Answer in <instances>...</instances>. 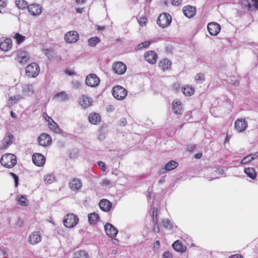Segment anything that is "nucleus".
<instances>
[{
  "label": "nucleus",
  "instance_id": "423d86ee",
  "mask_svg": "<svg viewBox=\"0 0 258 258\" xmlns=\"http://www.w3.org/2000/svg\"><path fill=\"white\" fill-rule=\"evenodd\" d=\"M86 84L91 87H96L99 85L100 79L95 74H90L86 78Z\"/></svg>",
  "mask_w": 258,
  "mask_h": 258
},
{
  "label": "nucleus",
  "instance_id": "9b49d317",
  "mask_svg": "<svg viewBox=\"0 0 258 258\" xmlns=\"http://www.w3.org/2000/svg\"><path fill=\"white\" fill-rule=\"evenodd\" d=\"M39 145L42 146H47L49 145L51 142V137L46 133L41 134L38 138Z\"/></svg>",
  "mask_w": 258,
  "mask_h": 258
},
{
  "label": "nucleus",
  "instance_id": "393cba45",
  "mask_svg": "<svg viewBox=\"0 0 258 258\" xmlns=\"http://www.w3.org/2000/svg\"><path fill=\"white\" fill-rule=\"evenodd\" d=\"M29 56L26 51H19L17 55L18 61L22 64L26 63L29 59Z\"/></svg>",
  "mask_w": 258,
  "mask_h": 258
},
{
  "label": "nucleus",
  "instance_id": "72a5a7b5",
  "mask_svg": "<svg viewBox=\"0 0 258 258\" xmlns=\"http://www.w3.org/2000/svg\"><path fill=\"white\" fill-rule=\"evenodd\" d=\"M245 174L251 179H254L256 173L253 168H245L244 170Z\"/></svg>",
  "mask_w": 258,
  "mask_h": 258
},
{
  "label": "nucleus",
  "instance_id": "8fccbe9b",
  "mask_svg": "<svg viewBox=\"0 0 258 258\" xmlns=\"http://www.w3.org/2000/svg\"><path fill=\"white\" fill-rule=\"evenodd\" d=\"M102 184L105 186H111L113 185V183L109 179H105L102 181Z\"/></svg>",
  "mask_w": 258,
  "mask_h": 258
},
{
  "label": "nucleus",
  "instance_id": "5fc2aeb1",
  "mask_svg": "<svg viewBox=\"0 0 258 258\" xmlns=\"http://www.w3.org/2000/svg\"><path fill=\"white\" fill-rule=\"evenodd\" d=\"M163 258H172V254L169 251H165L163 254Z\"/></svg>",
  "mask_w": 258,
  "mask_h": 258
},
{
  "label": "nucleus",
  "instance_id": "a878e982",
  "mask_svg": "<svg viewBox=\"0 0 258 258\" xmlns=\"http://www.w3.org/2000/svg\"><path fill=\"white\" fill-rule=\"evenodd\" d=\"M22 92L26 96H31L34 94V88L32 85H25L23 87Z\"/></svg>",
  "mask_w": 258,
  "mask_h": 258
},
{
  "label": "nucleus",
  "instance_id": "09e8293b",
  "mask_svg": "<svg viewBox=\"0 0 258 258\" xmlns=\"http://www.w3.org/2000/svg\"><path fill=\"white\" fill-rule=\"evenodd\" d=\"M138 22L141 26L144 27L146 25L147 19L145 17H141L138 20Z\"/></svg>",
  "mask_w": 258,
  "mask_h": 258
},
{
  "label": "nucleus",
  "instance_id": "a211bd4d",
  "mask_svg": "<svg viewBox=\"0 0 258 258\" xmlns=\"http://www.w3.org/2000/svg\"><path fill=\"white\" fill-rule=\"evenodd\" d=\"M79 102L83 108H86L91 105L92 100L88 96L84 95L80 97Z\"/></svg>",
  "mask_w": 258,
  "mask_h": 258
},
{
  "label": "nucleus",
  "instance_id": "e433bc0d",
  "mask_svg": "<svg viewBox=\"0 0 258 258\" xmlns=\"http://www.w3.org/2000/svg\"><path fill=\"white\" fill-rule=\"evenodd\" d=\"M100 42V38L97 36H95L90 38L88 40V44L90 46L95 47Z\"/></svg>",
  "mask_w": 258,
  "mask_h": 258
},
{
  "label": "nucleus",
  "instance_id": "c9c22d12",
  "mask_svg": "<svg viewBox=\"0 0 258 258\" xmlns=\"http://www.w3.org/2000/svg\"><path fill=\"white\" fill-rule=\"evenodd\" d=\"M182 93L186 96H191L194 93V88L187 86L181 88Z\"/></svg>",
  "mask_w": 258,
  "mask_h": 258
},
{
  "label": "nucleus",
  "instance_id": "de8ad7c7",
  "mask_svg": "<svg viewBox=\"0 0 258 258\" xmlns=\"http://www.w3.org/2000/svg\"><path fill=\"white\" fill-rule=\"evenodd\" d=\"M72 84L74 88L76 89H80L82 86V84L79 81H73Z\"/></svg>",
  "mask_w": 258,
  "mask_h": 258
},
{
  "label": "nucleus",
  "instance_id": "774afa93",
  "mask_svg": "<svg viewBox=\"0 0 258 258\" xmlns=\"http://www.w3.org/2000/svg\"><path fill=\"white\" fill-rule=\"evenodd\" d=\"M11 115L13 118H16V117H17V115L13 111H11Z\"/></svg>",
  "mask_w": 258,
  "mask_h": 258
},
{
  "label": "nucleus",
  "instance_id": "5701e85b",
  "mask_svg": "<svg viewBox=\"0 0 258 258\" xmlns=\"http://www.w3.org/2000/svg\"><path fill=\"white\" fill-rule=\"evenodd\" d=\"M13 135L10 133H7L6 135L3 140V148L7 149L9 146L13 143V140L14 139Z\"/></svg>",
  "mask_w": 258,
  "mask_h": 258
},
{
  "label": "nucleus",
  "instance_id": "c85d7f7f",
  "mask_svg": "<svg viewBox=\"0 0 258 258\" xmlns=\"http://www.w3.org/2000/svg\"><path fill=\"white\" fill-rule=\"evenodd\" d=\"M89 122L93 124H97L101 121V117L99 114L94 113L89 115Z\"/></svg>",
  "mask_w": 258,
  "mask_h": 258
},
{
  "label": "nucleus",
  "instance_id": "37998d69",
  "mask_svg": "<svg viewBox=\"0 0 258 258\" xmlns=\"http://www.w3.org/2000/svg\"><path fill=\"white\" fill-rule=\"evenodd\" d=\"M162 225L166 228H172V225L171 221L168 219L163 220L162 221Z\"/></svg>",
  "mask_w": 258,
  "mask_h": 258
},
{
  "label": "nucleus",
  "instance_id": "c756f323",
  "mask_svg": "<svg viewBox=\"0 0 258 258\" xmlns=\"http://www.w3.org/2000/svg\"><path fill=\"white\" fill-rule=\"evenodd\" d=\"M246 7L249 11L254 10V8L258 9V0H247Z\"/></svg>",
  "mask_w": 258,
  "mask_h": 258
},
{
  "label": "nucleus",
  "instance_id": "6ab92c4d",
  "mask_svg": "<svg viewBox=\"0 0 258 258\" xmlns=\"http://www.w3.org/2000/svg\"><path fill=\"white\" fill-rule=\"evenodd\" d=\"M182 10L184 15L189 18L194 17L196 13V8L190 6L184 7Z\"/></svg>",
  "mask_w": 258,
  "mask_h": 258
},
{
  "label": "nucleus",
  "instance_id": "412c9836",
  "mask_svg": "<svg viewBox=\"0 0 258 258\" xmlns=\"http://www.w3.org/2000/svg\"><path fill=\"white\" fill-rule=\"evenodd\" d=\"M172 108L174 113L177 115H180L183 112V108L181 106V103L178 100H175L173 101Z\"/></svg>",
  "mask_w": 258,
  "mask_h": 258
},
{
  "label": "nucleus",
  "instance_id": "ddd939ff",
  "mask_svg": "<svg viewBox=\"0 0 258 258\" xmlns=\"http://www.w3.org/2000/svg\"><path fill=\"white\" fill-rule=\"evenodd\" d=\"M12 41L10 38L0 39V49L4 51H7L11 49Z\"/></svg>",
  "mask_w": 258,
  "mask_h": 258
},
{
  "label": "nucleus",
  "instance_id": "864d4df0",
  "mask_svg": "<svg viewBox=\"0 0 258 258\" xmlns=\"http://www.w3.org/2000/svg\"><path fill=\"white\" fill-rule=\"evenodd\" d=\"M171 1L173 5L178 6L181 4L182 0H171Z\"/></svg>",
  "mask_w": 258,
  "mask_h": 258
},
{
  "label": "nucleus",
  "instance_id": "4d7b16f0",
  "mask_svg": "<svg viewBox=\"0 0 258 258\" xmlns=\"http://www.w3.org/2000/svg\"><path fill=\"white\" fill-rule=\"evenodd\" d=\"M214 172L221 175L224 174V170L222 169H217Z\"/></svg>",
  "mask_w": 258,
  "mask_h": 258
},
{
  "label": "nucleus",
  "instance_id": "2f4dec72",
  "mask_svg": "<svg viewBox=\"0 0 258 258\" xmlns=\"http://www.w3.org/2000/svg\"><path fill=\"white\" fill-rule=\"evenodd\" d=\"M171 64V61L168 59L165 58L160 61L159 66L162 70L165 71L168 69Z\"/></svg>",
  "mask_w": 258,
  "mask_h": 258
},
{
  "label": "nucleus",
  "instance_id": "dca6fc26",
  "mask_svg": "<svg viewBox=\"0 0 258 258\" xmlns=\"http://www.w3.org/2000/svg\"><path fill=\"white\" fill-rule=\"evenodd\" d=\"M41 240V235L39 232H34L29 236V241L32 245L38 243Z\"/></svg>",
  "mask_w": 258,
  "mask_h": 258
},
{
  "label": "nucleus",
  "instance_id": "69168bd1",
  "mask_svg": "<svg viewBox=\"0 0 258 258\" xmlns=\"http://www.w3.org/2000/svg\"><path fill=\"white\" fill-rule=\"evenodd\" d=\"M76 11L78 13L81 14L84 11V8H77Z\"/></svg>",
  "mask_w": 258,
  "mask_h": 258
},
{
  "label": "nucleus",
  "instance_id": "680f3d73",
  "mask_svg": "<svg viewBox=\"0 0 258 258\" xmlns=\"http://www.w3.org/2000/svg\"><path fill=\"white\" fill-rule=\"evenodd\" d=\"M173 87L175 90H178L180 88V85L178 83H175L173 85Z\"/></svg>",
  "mask_w": 258,
  "mask_h": 258
},
{
  "label": "nucleus",
  "instance_id": "b1692460",
  "mask_svg": "<svg viewBox=\"0 0 258 258\" xmlns=\"http://www.w3.org/2000/svg\"><path fill=\"white\" fill-rule=\"evenodd\" d=\"M70 186L73 190L78 191L82 187V183L80 179L76 178L70 182Z\"/></svg>",
  "mask_w": 258,
  "mask_h": 258
},
{
  "label": "nucleus",
  "instance_id": "f8f14e48",
  "mask_svg": "<svg viewBox=\"0 0 258 258\" xmlns=\"http://www.w3.org/2000/svg\"><path fill=\"white\" fill-rule=\"evenodd\" d=\"M79 36L78 32L72 31L67 32L64 36V39L68 43H74L79 39Z\"/></svg>",
  "mask_w": 258,
  "mask_h": 258
},
{
  "label": "nucleus",
  "instance_id": "1a4fd4ad",
  "mask_svg": "<svg viewBox=\"0 0 258 258\" xmlns=\"http://www.w3.org/2000/svg\"><path fill=\"white\" fill-rule=\"evenodd\" d=\"M112 69L115 73L122 75L125 72L126 67L123 62L119 61L113 64Z\"/></svg>",
  "mask_w": 258,
  "mask_h": 258
},
{
  "label": "nucleus",
  "instance_id": "9d476101",
  "mask_svg": "<svg viewBox=\"0 0 258 258\" xmlns=\"http://www.w3.org/2000/svg\"><path fill=\"white\" fill-rule=\"evenodd\" d=\"M178 164L177 162L171 160L168 162L164 167L161 168L159 171V174H163L167 171H170L176 168Z\"/></svg>",
  "mask_w": 258,
  "mask_h": 258
},
{
  "label": "nucleus",
  "instance_id": "3c124183",
  "mask_svg": "<svg viewBox=\"0 0 258 258\" xmlns=\"http://www.w3.org/2000/svg\"><path fill=\"white\" fill-rule=\"evenodd\" d=\"M10 175L14 178L15 182V186H17L18 184L19 178L18 176L14 173H10Z\"/></svg>",
  "mask_w": 258,
  "mask_h": 258
},
{
  "label": "nucleus",
  "instance_id": "4c0bfd02",
  "mask_svg": "<svg viewBox=\"0 0 258 258\" xmlns=\"http://www.w3.org/2000/svg\"><path fill=\"white\" fill-rule=\"evenodd\" d=\"M43 180L45 183L51 184L54 181L55 177L52 174H47L44 176Z\"/></svg>",
  "mask_w": 258,
  "mask_h": 258
},
{
  "label": "nucleus",
  "instance_id": "7ed1b4c3",
  "mask_svg": "<svg viewBox=\"0 0 258 258\" xmlns=\"http://www.w3.org/2000/svg\"><path fill=\"white\" fill-rule=\"evenodd\" d=\"M112 93L116 99L121 100L125 98L127 91L122 87L117 85L112 88Z\"/></svg>",
  "mask_w": 258,
  "mask_h": 258
},
{
  "label": "nucleus",
  "instance_id": "4be33fe9",
  "mask_svg": "<svg viewBox=\"0 0 258 258\" xmlns=\"http://www.w3.org/2000/svg\"><path fill=\"white\" fill-rule=\"evenodd\" d=\"M99 206L102 211L108 212L111 208L112 203L106 199H102L100 201Z\"/></svg>",
  "mask_w": 258,
  "mask_h": 258
},
{
  "label": "nucleus",
  "instance_id": "473e14b6",
  "mask_svg": "<svg viewBox=\"0 0 258 258\" xmlns=\"http://www.w3.org/2000/svg\"><path fill=\"white\" fill-rule=\"evenodd\" d=\"M49 118L51 119V121L49 122L50 128L55 133H60L61 132V130L57 124L55 122H54L51 118L49 117Z\"/></svg>",
  "mask_w": 258,
  "mask_h": 258
},
{
  "label": "nucleus",
  "instance_id": "49530a36",
  "mask_svg": "<svg viewBox=\"0 0 258 258\" xmlns=\"http://www.w3.org/2000/svg\"><path fill=\"white\" fill-rule=\"evenodd\" d=\"M253 160V157H251L250 155H248L245 157L241 161V163L242 164H245L250 162V161Z\"/></svg>",
  "mask_w": 258,
  "mask_h": 258
},
{
  "label": "nucleus",
  "instance_id": "bf43d9fd",
  "mask_svg": "<svg viewBox=\"0 0 258 258\" xmlns=\"http://www.w3.org/2000/svg\"><path fill=\"white\" fill-rule=\"evenodd\" d=\"M251 157H253V160L258 157V152L250 154Z\"/></svg>",
  "mask_w": 258,
  "mask_h": 258
},
{
  "label": "nucleus",
  "instance_id": "79ce46f5",
  "mask_svg": "<svg viewBox=\"0 0 258 258\" xmlns=\"http://www.w3.org/2000/svg\"><path fill=\"white\" fill-rule=\"evenodd\" d=\"M19 204L22 206H26L28 204V200L23 196H21L18 199Z\"/></svg>",
  "mask_w": 258,
  "mask_h": 258
},
{
  "label": "nucleus",
  "instance_id": "6e6552de",
  "mask_svg": "<svg viewBox=\"0 0 258 258\" xmlns=\"http://www.w3.org/2000/svg\"><path fill=\"white\" fill-rule=\"evenodd\" d=\"M207 29L211 35L216 36L221 30V26L217 23L211 22L208 24Z\"/></svg>",
  "mask_w": 258,
  "mask_h": 258
},
{
  "label": "nucleus",
  "instance_id": "c03bdc74",
  "mask_svg": "<svg viewBox=\"0 0 258 258\" xmlns=\"http://www.w3.org/2000/svg\"><path fill=\"white\" fill-rule=\"evenodd\" d=\"M151 43V41H144L141 43H140L138 46V50H141L142 49L144 48H147L148 47Z\"/></svg>",
  "mask_w": 258,
  "mask_h": 258
},
{
  "label": "nucleus",
  "instance_id": "603ef678",
  "mask_svg": "<svg viewBox=\"0 0 258 258\" xmlns=\"http://www.w3.org/2000/svg\"><path fill=\"white\" fill-rule=\"evenodd\" d=\"M98 165L102 171H105L106 167L104 162H103L102 161H99L98 162Z\"/></svg>",
  "mask_w": 258,
  "mask_h": 258
},
{
  "label": "nucleus",
  "instance_id": "f03ea898",
  "mask_svg": "<svg viewBox=\"0 0 258 258\" xmlns=\"http://www.w3.org/2000/svg\"><path fill=\"white\" fill-rule=\"evenodd\" d=\"M79 222L77 216L73 214H68L63 218V223L65 227L72 228L75 227Z\"/></svg>",
  "mask_w": 258,
  "mask_h": 258
},
{
  "label": "nucleus",
  "instance_id": "338daca9",
  "mask_svg": "<svg viewBox=\"0 0 258 258\" xmlns=\"http://www.w3.org/2000/svg\"><path fill=\"white\" fill-rule=\"evenodd\" d=\"M153 222L155 226L158 225L157 217H153Z\"/></svg>",
  "mask_w": 258,
  "mask_h": 258
},
{
  "label": "nucleus",
  "instance_id": "4468645a",
  "mask_svg": "<svg viewBox=\"0 0 258 258\" xmlns=\"http://www.w3.org/2000/svg\"><path fill=\"white\" fill-rule=\"evenodd\" d=\"M145 60L151 64H154L157 59V55L154 51H149L144 54Z\"/></svg>",
  "mask_w": 258,
  "mask_h": 258
},
{
  "label": "nucleus",
  "instance_id": "aec40b11",
  "mask_svg": "<svg viewBox=\"0 0 258 258\" xmlns=\"http://www.w3.org/2000/svg\"><path fill=\"white\" fill-rule=\"evenodd\" d=\"M28 10L31 15L38 16L41 13V7L37 4H32L28 7Z\"/></svg>",
  "mask_w": 258,
  "mask_h": 258
},
{
  "label": "nucleus",
  "instance_id": "f257e3e1",
  "mask_svg": "<svg viewBox=\"0 0 258 258\" xmlns=\"http://www.w3.org/2000/svg\"><path fill=\"white\" fill-rule=\"evenodd\" d=\"M2 165L7 168L14 167L16 163V157L12 154H6L2 156L1 159Z\"/></svg>",
  "mask_w": 258,
  "mask_h": 258
},
{
  "label": "nucleus",
  "instance_id": "20e7f679",
  "mask_svg": "<svg viewBox=\"0 0 258 258\" xmlns=\"http://www.w3.org/2000/svg\"><path fill=\"white\" fill-rule=\"evenodd\" d=\"M26 75L30 78H35L38 75L40 68L38 64L31 63L26 67Z\"/></svg>",
  "mask_w": 258,
  "mask_h": 258
},
{
  "label": "nucleus",
  "instance_id": "e2e57ef3",
  "mask_svg": "<svg viewBox=\"0 0 258 258\" xmlns=\"http://www.w3.org/2000/svg\"><path fill=\"white\" fill-rule=\"evenodd\" d=\"M126 124V120L124 118H123L122 119L120 120V124L121 126H124Z\"/></svg>",
  "mask_w": 258,
  "mask_h": 258
},
{
  "label": "nucleus",
  "instance_id": "f3484780",
  "mask_svg": "<svg viewBox=\"0 0 258 258\" xmlns=\"http://www.w3.org/2000/svg\"><path fill=\"white\" fill-rule=\"evenodd\" d=\"M247 126V123L244 119H238L235 122V128L238 132H243Z\"/></svg>",
  "mask_w": 258,
  "mask_h": 258
},
{
  "label": "nucleus",
  "instance_id": "a19ab883",
  "mask_svg": "<svg viewBox=\"0 0 258 258\" xmlns=\"http://www.w3.org/2000/svg\"><path fill=\"white\" fill-rule=\"evenodd\" d=\"M205 80L204 75L203 73H199L195 76V80L199 83H202Z\"/></svg>",
  "mask_w": 258,
  "mask_h": 258
},
{
  "label": "nucleus",
  "instance_id": "cd10ccee",
  "mask_svg": "<svg viewBox=\"0 0 258 258\" xmlns=\"http://www.w3.org/2000/svg\"><path fill=\"white\" fill-rule=\"evenodd\" d=\"M54 98L60 101H66L69 99V95L65 91H61L55 94Z\"/></svg>",
  "mask_w": 258,
  "mask_h": 258
},
{
  "label": "nucleus",
  "instance_id": "7c9ffc66",
  "mask_svg": "<svg viewBox=\"0 0 258 258\" xmlns=\"http://www.w3.org/2000/svg\"><path fill=\"white\" fill-rule=\"evenodd\" d=\"M88 218L90 224H95L99 220V215L95 212L88 214Z\"/></svg>",
  "mask_w": 258,
  "mask_h": 258
},
{
  "label": "nucleus",
  "instance_id": "58836bf2",
  "mask_svg": "<svg viewBox=\"0 0 258 258\" xmlns=\"http://www.w3.org/2000/svg\"><path fill=\"white\" fill-rule=\"evenodd\" d=\"M16 5L20 9H24L28 8V3L25 0H16Z\"/></svg>",
  "mask_w": 258,
  "mask_h": 258
},
{
  "label": "nucleus",
  "instance_id": "2eb2a0df",
  "mask_svg": "<svg viewBox=\"0 0 258 258\" xmlns=\"http://www.w3.org/2000/svg\"><path fill=\"white\" fill-rule=\"evenodd\" d=\"M32 161L34 164L38 166H42L45 161L44 156L40 153H35L32 157Z\"/></svg>",
  "mask_w": 258,
  "mask_h": 258
},
{
  "label": "nucleus",
  "instance_id": "ea45409f",
  "mask_svg": "<svg viewBox=\"0 0 258 258\" xmlns=\"http://www.w3.org/2000/svg\"><path fill=\"white\" fill-rule=\"evenodd\" d=\"M22 98L23 97L20 95L11 96L8 100V104L10 105H13L18 101L21 100Z\"/></svg>",
  "mask_w": 258,
  "mask_h": 258
},
{
  "label": "nucleus",
  "instance_id": "f704fd0d",
  "mask_svg": "<svg viewBox=\"0 0 258 258\" xmlns=\"http://www.w3.org/2000/svg\"><path fill=\"white\" fill-rule=\"evenodd\" d=\"M74 258H89V255L84 250H78L74 252Z\"/></svg>",
  "mask_w": 258,
  "mask_h": 258
},
{
  "label": "nucleus",
  "instance_id": "39448f33",
  "mask_svg": "<svg viewBox=\"0 0 258 258\" xmlns=\"http://www.w3.org/2000/svg\"><path fill=\"white\" fill-rule=\"evenodd\" d=\"M171 20V15L167 13H163L159 16L157 23L160 27L165 28L170 24Z\"/></svg>",
  "mask_w": 258,
  "mask_h": 258
},
{
  "label": "nucleus",
  "instance_id": "6e6d98bb",
  "mask_svg": "<svg viewBox=\"0 0 258 258\" xmlns=\"http://www.w3.org/2000/svg\"><path fill=\"white\" fill-rule=\"evenodd\" d=\"M157 211L158 209L157 208H153V212H152V218L153 217H157Z\"/></svg>",
  "mask_w": 258,
  "mask_h": 258
},
{
  "label": "nucleus",
  "instance_id": "0eeeda50",
  "mask_svg": "<svg viewBox=\"0 0 258 258\" xmlns=\"http://www.w3.org/2000/svg\"><path fill=\"white\" fill-rule=\"evenodd\" d=\"M106 235L111 238L115 237L118 233L117 229L111 224L107 223L104 226Z\"/></svg>",
  "mask_w": 258,
  "mask_h": 258
},
{
  "label": "nucleus",
  "instance_id": "bb28decb",
  "mask_svg": "<svg viewBox=\"0 0 258 258\" xmlns=\"http://www.w3.org/2000/svg\"><path fill=\"white\" fill-rule=\"evenodd\" d=\"M172 247L175 250L179 252H183L186 250V246H184L179 240L175 241L172 244Z\"/></svg>",
  "mask_w": 258,
  "mask_h": 258
},
{
  "label": "nucleus",
  "instance_id": "13d9d810",
  "mask_svg": "<svg viewBox=\"0 0 258 258\" xmlns=\"http://www.w3.org/2000/svg\"><path fill=\"white\" fill-rule=\"evenodd\" d=\"M153 230L155 232H157V233L159 232L160 229H159V227L158 225H157L156 226L154 225V227H153Z\"/></svg>",
  "mask_w": 258,
  "mask_h": 258
},
{
  "label": "nucleus",
  "instance_id": "0e129e2a",
  "mask_svg": "<svg viewBox=\"0 0 258 258\" xmlns=\"http://www.w3.org/2000/svg\"><path fill=\"white\" fill-rule=\"evenodd\" d=\"M7 5V4L3 0H0V7H5Z\"/></svg>",
  "mask_w": 258,
  "mask_h": 258
},
{
  "label": "nucleus",
  "instance_id": "052dcab7",
  "mask_svg": "<svg viewBox=\"0 0 258 258\" xmlns=\"http://www.w3.org/2000/svg\"><path fill=\"white\" fill-rule=\"evenodd\" d=\"M229 258H243V256L240 254H234L231 255Z\"/></svg>",
  "mask_w": 258,
  "mask_h": 258
},
{
  "label": "nucleus",
  "instance_id": "a18cd8bd",
  "mask_svg": "<svg viewBox=\"0 0 258 258\" xmlns=\"http://www.w3.org/2000/svg\"><path fill=\"white\" fill-rule=\"evenodd\" d=\"M14 38L16 39L17 42L18 43L23 42L25 39V37L20 34L19 33H16L15 35Z\"/></svg>",
  "mask_w": 258,
  "mask_h": 258
}]
</instances>
